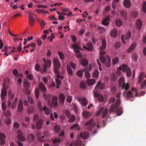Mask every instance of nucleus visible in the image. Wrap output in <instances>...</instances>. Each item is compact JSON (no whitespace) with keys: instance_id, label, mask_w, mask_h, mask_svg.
I'll return each mask as SVG.
<instances>
[{"instance_id":"f257e3e1","label":"nucleus","mask_w":146,"mask_h":146,"mask_svg":"<svg viewBox=\"0 0 146 146\" xmlns=\"http://www.w3.org/2000/svg\"><path fill=\"white\" fill-rule=\"evenodd\" d=\"M120 101L119 99L117 100L115 104L112 105L110 108V112L112 113L115 112L118 115H120L123 113L121 108L119 106Z\"/></svg>"},{"instance_id":"f03ea898","label":"nucleus","mask_w":146,"mask_h":146,"mask_svg":"<svg viewBox=\"0 0 146 146\" xmlns=\"http://www.w3.org/2000/svg\"><path fill=\"white\" fill-rule=\"evenodd\" d=\"M53 64L54 66V71L55 73L56 74V76L58 78H60L62 80L64 78L63 76L60 75V72L59 69L60 66V63L59 59L57 58L53 59Z\"/></svg>"},{"instance_id":"7ed1b4c3","label":"nucleus","mask_w":146,"mask_h":146,"mask_svg":"<svg viewBox=\"0 0 146 146\" xmlns=\"http://www.w3.org/2000/svg\"><path fill=\"white\" fill-rule=\"evenodd\" d=\"M100 60L103 63H105L106 66L107 67H109L111 65V61L110 56L107 55L105 57L100 56L99 57Z\"/></svg>"},{"instance_id":"20e7f679","label":"nucleus","mask_w":146,"mask_h":146,"mask_svg":"<svg viewBox=\"0 0 146 146\" xmlns=\"http://www.w3.org/2000/svg\"><path fill=\"white\" fill-rule=\"evenodd\" d=\"M124 79L123 77H121L119 80V87H122L123 89L125 90H127L129 88V84L128 83L126 84Z\"/></svg>"},{"instance_id":"39448f33","label":"nucleus","mask_w":146,"mask_h":146,"mask_svg":"<svg viewBox=\"0 0 146 146\" xmlns=\"http://www.w3.org/2000/svg\"><path fill=\"white\" fill-rule=\"evenodd\" d=\"M119 70H122L124 72H126L127 76L130 77L131 74V71L130 68L128 67L127 65L124 64L119 67Z\"/></svg>"},{"instance_id":"423d86ee","label":"nucleus","mask_w":146,"mask_h":146,"mask_svg":"<svg viewBox=\"0 0 146 146\" xmlns=\"http://www.w3.org/2000/svg\"><path fill=\"white\" fill-rule=\"evenodd\" d=\"M72 48H74V51L78 53L76 54L77 58H81L82 56V55L79 52H80V50H82V48L76 44H72Z\"/></svg>"},{"instance_id":"0eeeda50","label":"nucleus","mask_w":146,"mask_h":146,"mask_svg":"<svg viewBox=\"0 0 146 146\" xmlns=\"http://www.w3.org/2000/svg\"><path fill=\"white\" fill-rule=\"evenodd\" d=\"M24 92L25 93L29 94H30V91L29 88L30 87V84L28 82V80L27 79H25L24 81Z\"/></svg>"},{"instance_id":"6e6552de","label":"nucleus","mask_w":146,"mask_h":146,"mask_svg":"<svg viewBox=\"0 0 146 146\" xmlns=\"http://www.w3.org/2000/svg\"><path fill=\"white\" fill-rule=\"evenodd\" d=\"M94 119H92L85 123L86 126H89L88 129L89 131L91 130L92 128L96 125V123L94 122Z\"/></svg>"},{"instance_id":"1a4fd4ad","label":"nucleus","mask_w":146,"mask_h":146,"mask_svg":"<svg viewBox=\"0 0 146 146\" xmlns=\"http://www.w3.org/2000/svg\"><path fill=\"white\" fill-rule=\"evenodd\" d=\"M108 111L107 108H104V107L100 108L96 114L97 115H98L101 113L102 112V117H104L107 115Z\"/></svg>"},{"instance_id":"9d476101","label":"nucleus","mask_w":146,"mask_h":146,"mask_svg":"<svg viewBox=\"0 0 146 146\" xmlns=\"http://www.w3.org/2000/svg\"><path fill=\"white\" fill-rule=\"evenodd\" d=\"M35 15L33 13L30 12L29 13V19L30 24L31 26H33L35 22V20L33 18L34 16Z\"/></svg>"},{"instance_id":"9b49d317","label":"nucleus","mask_w":146,"mask_h":146,"mask_svg":"<svg viewBox=\"0 0 146 146\" xmlns=\"http://www.w3.org/2000/svg\"><path fill=\"white\" fill-rule=\"evenodd\" d=\"M51 64V62L50 60H46V62H45L44 65L43 66L44 71L46 72V68L50 67Z\"/></svg>"},{"instance_id":"f8f14e48","label":"nucleus","mask_w":146,"mask_h":146,"mask_svg":"<svg viewBox=\"0 0 146 146\" xmlns=\"http://www.w3.org/2000/svg\"><path fill=\"white\" fill-rule=\"evenodd\" d=\"M87 47L86 46H84L83 48L88 51H91L92 50L93 46L91 42H88L87 44Z\"/></svg>"},{"instance_id":"ddd939ff","label":"nucleus","mask_w":146,"mask_h":146,"mask_svg":"<svg viewBox=\"0 0 146 146\" xmlns=\"http://www.w3.org/2000/svg\"><path fill=\"white\" fill-rule=\"evenodd\" d=\"M77 100L79 102L81 101V104L82 106H85L87 105V100L85 98H83L82 99L81 98L79 97L77 98Z\"/></svg>"},{"instance_id":"4468645a","label":"nucleus","mask_w":146,"mask_h":146,"mask_svg":"<svg viewBox=\"0 0 146 146\" xmlns=\"http://www.w3.org/2000/svg\"><path fill=\"white\" fill-rule=\"evenodd\" d=\"M5 135L2 132H0V144L3 145L5 143Z\"/></svg>"},{"instance_id":"2eb2a0df","label":"nucleus","mask_w":146,"mask_h":146,"mask_svg":"<svg viewBox=\"0 0 146 146\" xmlns=\"http://www.w3.org/2000/svg\"><path fill=\"white\" fill-rule=\"evenodd\" d=\"M94 95L95 97L98 98V100L100 102H102L103 101L104 97L102 94L97 92H95L94 93Z\"/></svg>"},{"instance_id":"dca6fc26","label":"nucleus","mask_w":146,"mask_h":146,"mask_svg":"<svg viewBox=\"0 0 146 146\" xmlns=\"http://www.w3.org/2000/svg\"><path fill=\"white\" fill-rule=\"evenodd\" d=\"M144 77H146V74L145 75V73L143 72H141L140 74L138 77V83L140 84L143 80Z\"/></svg>"},{"instance_id":"f3484780","label":"nucleus","mask_w":146,"mask_h":146,"mask_svg":"<svg viewBox=\"0 0 146 146\" xmlns=\"http://www.w3.org/2000/svg\"><path fill=\"white\" fill-rule=\"evenodd\" d=\"M17 133L18 134V138L21 141H24L25 140V138L23 135L22 133L20 130H17Z\"/></svg>"},{"instance_id":"a211bd4d","label":"nucleus","mask_w":146,"mask_h":146,"mask_svg":"<svg viewBox=\"0 0 146 146\" xmlns=\"http://www.w3.org/2000/svg\"><path fill=\"white\" fill-rule=\"evenodd\" d=\"M23 104L22 101L21 99H20L18 105V111L19 112H21L23 110Z\"/></svg>"},{"instance_id":"6ab92c4d","label":"nucleus","mask_w":146,"mask_h":146,"mask_svg":"<svg viewBox=\"0 0 146 146\" xmlns=\"http://www.w3.org/2000/svg\"><path fill=\"white\" fill-rule=\"evenodd\" d=\"M52 103L54 107H56L58 104V98L56 96H54L52 100Z\"/></svg>"},{"instance_id":"aec40b11","label":"nucleus","mask_w":146,"mask_h":146,"mask_svg":"<svg viewBox=\"0 0 146 146\" xmlns=\"http://www.w3.org/2000/svg\"><path fill=\"white\" fill-rule=\"evenodd\" d=\"M110 20V17L108 16H106V17L103 20L102 23L104 25H108L109 24L108 22Z\"/></svg>"},{"instance_id":"412c9836","label":"nucleus","mask_w":146,"mask_h":146,"mask_svg":"<svg viewBox=\"0 0 146 146\" xmlns=\"http://www.w3.org/2000/svg\"><path fill=\"white\" fill-rule=\"evenodd\" d=\"M136 46V44L135 43H133L127 49V52L129 53L131 52L134 50Z\"/></svg>"},{"instance_id":"4be33fe9","label":"nucleus","mask_w":146,"mask_h":146,"mask_svg":"<svg viewBox=\"0 0 146 146\" xmlns=\"http://www.w3.org/2000/svg\"><path fill=\"white\" fill-rule=\"evenodd\" d=\"M7 88V87L6 86L3 88L2 89L1 94V97L2 99H3V98L6 95L7 92L6 90Z\"/></svg>"},{"instance_id":"5701e85b","label":"nucleus","mask_w":146,"mask_h":146,"mask_svg":"<svg viewBox=\"0 0 146 146\" xmlns=\"http://www.w3.org/2000/svg\"><path fill=\"white\" fill-rule=\"evenodd\" d=\"M124 6L127 8H129L131 6V3L129 0H124L123 2Z\"/></svg>"},{"instance_id":"b1692460","label":"nucleus","mask_w":146,"mask_h":146,"mask_svg":"<svg viewBox=\"0 0 146 146\" xmlns=\"http://www.w3.org/2000/svg\"><path fill=\"white\" fill-rule=\"evenodd\" d=\"M59 98L60 102L62 104L64 102L65 98L64 95L62 94H61L59 95Z\"/></svg>"},{"instance_id":"393cba45","label":"nucleus","mask_w":146,"mask_h":146,"mask_svg":"<svg viewBox=\"0 0 146 146\" xmlns=\"http://www.w3.org/2000/svg\"><path fill=\"white\" fill-rule=\"evenodd\" d=\"M96 82V80L94 79H88L86 81V83L88 85L91 86L94 84Z\"/></svg>"},{"instance_id":"a878e982","label":"nucleus","mask_w":146,"mask_h":146,"mask_svg":"<svg viewBox=\"0 0 146 146\" xmlns=\"http://www.w3.org/2000/svg\"><path fill=\"white\" fill-rule=\"evenodd\" d=\"M43 123V120L40 119L37 121L36 123V127L37 129H39L42 127Z\"/></svg>"},{"instance_id":"bb28decb","label":"nucleus","mask_w":146,"mask_h":146,"mask_svg":"<svg viewBox=\"0 0 146 146\" xmlns=\"http://www.w3.org/2000/svg\"><path fill=\"white\" fill-rule=\"evenodd\" d=\"M102 44L101 47L100 48L101 50H104L105 49L106 46V42L105 39H103L102 40Z\"/></svg>"},{"instance_id":"cd10ccee","label":"nucleus","mask_w":146,"mask_h":146,"mask_svg":"<svg viewBox=\"0 0 146 146\" xmlns=\"http://www.w3.org/2000/svg\"><path fill=\"white\" fill-rule=\"evenodd\" d=\"M44 112V113L46 115H49L51 112L50 110L48 109L46 106H44L42 109Z\"/></svg>"},{"instance_id":"c85d7f7f","label":"nucleus","mask_w":146,"mask_h":146,"mask_svg":"<svg viewBox=\"0 0 146 146\" xmlns=\"http://www.w3.org/2000/svg\"><path fill=\"white\" fill-rule=\"evenodd\" d=\"M18 101L17 98H15L14 101L11 106V108L12 109H14L16 108L17 107V104Z\"/></svg>"},{"instance_id":"c756f323","label":"nucleus","mask_w":146,"mask_h":146,"mask_svg":"<svg viewBox=\"0 0 146 146\" xmlns=\"http://www.w3.org/2000/svg\"><path fill=\"white\" fill-rule=\"evenodd\" d=\"M75 129L76 130H79L80 129V127L78 126V125L77 123H75L70 128L71 130Z\"/></svg>"},{"instance_id":"7c9ffc66","label":"nucleus","mask_w":146,"mask_h":146,"mask_svg":"<svg viewBox=\"0 0 146 146\" xmlns=\"http://www.w3.org/2000/svg\"><path fill=\"white\" fill-rule=\"evenodd\" d=\"M80 62L81 64L83 66L85 67L87 65L88 63V60L84 58L81 59Z\"/></svg>"},{"instance_id":"2f4dec72","label":"nucleus","mask_w":146,"mask_h":146,"mask_svg":"<svg viewBox=\"0 0 146 146\" xmlns=\"http://www.w3.org/2000/svg\"><path fill=\"white\" fill-rule=\"evenodd\" d=\"M136 24L138 29L139 30H140L142 26V23L140 19L137 20V21Z\"/></svg>"},{"instance_id":"473e14b6","label":"nucleus","mask_w":146,"mask_h":146,"mask_svg":"<svg viewBox=\"0 0 146 146\" xmlns=\"http://www.w3.org/2000/svg\"><path fill=\"white\" fill-rule=\"evenodd\" d=\"M83 115L86 118H88L91 115L90 112L88 111H83L82 113Z\"/></svg>"},{"instance_id":"72a5a7b5","label":"nucleus","mask_w":146,"mask_h":146,"mask_svg":"<svg viewBox=\"0 0 146 146\" xmlns=\"http://www.w3.org/2000/svg\"><path fill=\"white\" fill-rule=\"evenodd\" d=\"M39 89L42 91L45 92L46 91V88L43 83H40L39 84Z\"/></svg>"},{"instance_id":"f704fd0d","label":"nucleus","mask_w":146,"mask_h":146,"mask_svg":"<svg viewBox=\"0 0 146 146\" xmlns=\"http://www.w3.org/2000/svg\"><path fill=\"white\" fill-rule=\"evenodd\" d=\"M89 134L87 133H80V136L82 138L84 139H87L89 136Z\"/></svg>"},{"instance_id":"c9c22d12","label":"nucleus","mask_w":146,"mask_h":146,"mask_svg":"<svg viewBox=\"0 0 146 146\" xmlns=\"http://www.w3.org/2000/svg\"><path fill=\"white\" fill-rule=\"evenodd\" d=\"M86 69H83L82 70H78L76 73L77 75L80 77H82L83 75V72H85L86 71Z\"/></svg>"},{"instance_id":"e433bc0d","label":"nucleus","mask_w":146,"mask_h":146,"mask_svg":"<svg viewBox=\"0 0 146 146\" xmlns=\"http://www.w3.org/2000/svg\"><path fill=\"white\" fill-rule=\"evenodd\" d=\"M28 139L30 142H32L34 140L35 136L33 134H30L29 135Z\"/></svg>"},{"instance_id":"4c0bfd02","label":"nucleus","mask_w":146,"mask_h":146,"mask_svg":"<svg viewBox=\"0 0 146 146\" xmlns=\"http://www.w3.org/2000/svg\"><path fill=\"white\" fill-rule=\"evenodd\" d=\"M35 108L34 107L30 106L29 107L27 111L28 114H30L33 113L34 111Z\"/></svg>"},{"instance_id":"58836bf2","label":"nucleus","mask_w":146,"mask_h":146,"mask_svg":"<svg viewBox=\"0 0 146 146\" xmlns=\"http://www.w3.org/2000/svg\"><path fill=\"white\" fill-rule=\"evenodd\" d=\"M98 87H99L100 89H102L104 88L103 84H101V81H100L95 86V89H96Z\"/></svg>"},{"instance_id":"ea45409f","label":"nucleus","mask_w":146,"mask_h":146,"mask_svg":"<svg viewBox=\"0 0 146 146\" xmlns=\"http://www.w3.org/2000/svg\"><path fill=\"white\" fill-rule=\"evenodd\" d=\"M56 77L57 78L55 79L56 82V84H57L56 87V88H58L60 87L59 85L61 84V81L59 79V78H58L57 76ZM59 78L61 79L60 78Z\"/></svg>"},{"instance_id":"a19ab883","label":"nucleus","mask_w":146,"mask_h":146,"mask_svg":"<svg viewBox=\"0 0 146 146\" xmlns=\"http://www.w3.org/2000/svg\"><path fill=\"white\" fill-rule=\"evenodd\" d=\"M68 118H69L68 121L70 123L74 121L75 120L76 118L75 116L73 115H71Z\"/></svg>"},{"instance_id":"79ce46f5","label":"nucleus","mask_w":146,"mask_h":146,"mask_svg":"<svg viewBox=\"0 0 146 146\" xmlns=\"http://www.w3.org/2000/svg\"><path fill=\"white\" fill-rule=\"evenodd\" d=\"M110 35L112 37H116L117 35V31L115 29L113 30L111 32Z\"/></svg>"},{"instance_id":"37998d69","label":"nucleus","mask_w":146,"mask_h":146,"mask_svg":"<svg viewBox=\"0 0 146 146\" xmlns=\"http://www.w3.org/2000/svg\"><path fill=\"white\" fill-rule=\"evenodd\" d=\"M115 23L117 27H119L122 25L123 22L121 19H118L116 21Z\"/></svg>"},{"instance_id":"c03bdc74","label":"nucleus","mask_w":146,"mask_h":146,"mask_svg":"<svg viewBox=\"0 0 146 146\" xmlns=\"http://www.w3.org/2000/svg\"><path fill=\"white\" fill-rule=\"evenodd\" d=\"M120 14L121 16L124 17H126L127 15V11L124 10H122L121 11Z\"/></svg>"},{"instance_id":"a18cd8bd","label":"nucleus","mask_w":146,"mask_h":146,"mask_svg":"<svg viewBox=\"0 0 146 146\" xmlns=\"http://www.w3.org/2000/svg\"><path fill=\"white\" fill-rule=\"evenodd\" d=\"M99 72L98 70H95L93 73V76L95 78H97L99 76Z\"/></svg>"},{"instance_id":"49530a36","label":"nucleus","mask_w":146,"mask_h":146,"mask_svg":"<svg viewBox=\"0 0 146 146\" xmlns=\"http://www.w3.org/2000/svg\"><path fill=\"white\" fill-rule=\"evenodd\" d=\"M67 69L68 74L70 75H72L73 74V71L69 65H67Z\"/></svg>"},{"instance_id":"de8ad7c7","label":"nucleus","mask_w":146,"mask_h":146,"mask_svg":"<svg viewBox=\"0 0 146 146\" xmlns=\"http://www.w3.org/2000/svg\"><path fill=\"white\" fill-rule=\"evenodd\" d=\"M118 77V76L116 74L114 73L112 75L111 78V80L112 81H115L117 79Z\"/></svg>"},{"instance_id":"09e8293b","label":"nucleus","mask_w":146,"mask_h":146,"mask_svg":"<svg viewBox=\"0 0 146 146\" xmlns=\"http://www.w3.org/2000/svg\"><path fill=\"white\" fill-rule=\"evenodd\" d=\"M38 20L41 25L42 29H43L45 25V23L44 21L42 19H39Z\"/></svg>"},{"instance_id":"8fccbe9b","label":"nucleus","mask_w":146,"mask_h":146,"mask_svg":"<svg viewBox=\"0 0 146 146\" xmlns=\"http://www.w3.org/2000/svg\"><path fill=\"white\" fill-rule=\"evenodd\" d=\"M58 54L60 57V58L61 60H63L64 58V54L61 52L58 51Z\"/></svg>"},{"instance_id":"3c124183","label":"nucleus","mask_w":146,"mask_h":146,"mask_svg":"<svg viewBox=\"0 0 146 146\" xmlns=\"http://www.w3.org/2000/svg\"><path fill=\"white\" fill-rule=\"evenodd\" d=\"M131 32L130 31H128L125 36V39L126 40L129 39L131 37Z\"/></svg>"},{"instance_id":"603ef678","label":"nucleus","mask_w":146,"mask_h":146,"mask_svg":"<svg viewBox=\"0 0 146 146\" xmlns=\"http://www.w3.org/2000/svg\"><path fill=\"white\" fill-rule=\"evenodd\" d=\"M45 136L44 135L42 136L41 137H38V140L40 142H45L46 141V140L44 139Z\"/></svg>"},{"instance_id":"864d4df0","label":"nucleus","mask_w":146,"mask_h":146,"mask_svg":"<svg viewBox=\"0 0 146 146\" xmlns=\"http://www.w3.org/2000/svg\"><path fill=\"white\" fill-rule=\"evenodd\" d=\"M63 113L68 118L71 115V114L70 112L67 110H64L63 111Z\"/></svg>"},{"instance_id":"5fc2aeb1","label":"nucleus","mask_w":146,"mask_h":146,"mask_svg":"<svg viewBox=\"0 0 146 146\" xmlns=\"http://www.w3.org/2000/svg\"><path fill=\"white\" fill-rule=\"evenodd\" d=\"M82 141L80 140L76 141L74 143L75 146H80L82 145Z\"/></svg>"},{"instance_id":"6e6d98bb","label":"nucleus","mask_w":146,"mask_h":146,"mask_svg":"<svg viewBox=\"0 0 146 146\" xmlns=\"http://www.w3.org/2000/svg\"><path fill=\"white\" fill-rule=\"evenodd\" d=\"M61 141V139L60 138H56L52 140V143L55 144L60 143Z\"/></svg>"},{"instance_id":"4d7b16f0","label":"nucleus","mask_w":146,"mask_h":146,"mask_svg":"<svg viewBox=\"0 0 146 146\" xmlns=\"http://www.w3.org/2000/svg\"><path fill=\"white\" fill-rule=\"evenodd\" d=\"M55 131L57 133H58L60 131V127L58 125H56L54 127Z\"/></svg>"},{"instance_id":"13d9d810","label":"nucleus","mask_w":146,"mask_h":146,"mask_svg":"<svg viewBox=\"0 0 146 146\" xmlns=\"http://www.w3.org/2000/svg\"><path fill=\"white\" fill-rule=\"evenodd\" d=\"M146 85V80H145L143 82L141 83L140 88L141 89H143L145 87Z\"/></svg>"},{"instance_id":"bf43d9fd","label":"nucleus","mask_w":146,"mask_h":146,"mask_svg":"<svg viewBox=\"0 0 146 146\" xmlns=\"http://www.w3.org/2000/svg\"><path fill=\"white\" fill-rule=\"evenodd\" d=\"M132 59L134 62H136L137 61V55L136 53H133L132 56Z\"/></svg>"},{"instance_id":"052dcab7","label":"nucleus","mask_w":146,"mask_h":146,"mask_svg":"<svg viewBox=\"0 0 146 146\" xmlns=\"http://www.w3.org/2000/svg\"><path fill=\"white\" fill-rule=\"evenodd\" d=\"M80 86L82 89H84L86 88V86L84 82H81L80 83Z\"/></svg>"},{"instance_id":"680f3d73","label":"nucleus","mask_w":146,"mask_h":146,"mask_svg":"<svg viewBox=\"0 0 146 146\" xmlns=\"http://www.w3.org/2000/svg\"><path fill=\"white\" fill-rule=\"evenodd\" d=\"M119 61V58L117 57H115L112 60V63L113 64H115L118 62Z\"/></svg>"},{"instance_id":"e2e57ef3","label":"nucleus","mask_w":146,"mask_h":146,"mask_svg":"<svg viewBox=\"0 0 146 146\" xmlns=\"http://www.w3.org/2000/svg\"><path fill=\"white\" fill-rule=\"evenodd\" d=\"M35 94L36 98H38L39 96V90L38 88H36L35 90Z\"/></svg>"},{"instance_id":"0e129e2a","label":"nucleus","mask_w":146,"mask_h":146,"mask_svg":"<svg viewBox=\"0 0 146 146\" xmlns=\"http://www.w3.org/2000/svg\"><path fill=\"white\" fill-rule=\"evenodd\" d=\"M97 121L98 122V123H96V124L97 125V127L98 128H100V125H101V123L102 122V121L101 120L97 119ZM102 123H103V122H102Z\"/></svg>"},{"instance_id":"69168bd1","label":"nucleus","mask_w":146,"mask_h":146,"mask_svg":"<svg viewBox=\"0 0 146 146\" xmlns=\"http://www.w3.org/2000/svg\"><path fill=\"white\" fill-rule=\"evenodd\" d=\"M38 105L40 111H42V103L40 101H39L38 102Z\"/></svg>"},{"instance_id":"338daca9","label":"nucleus","mask_w":146,"mask_h":146,"mask_svg":"<svg viewBox=\"0 0 146 146\" xmlns=\"http://www.w3.org/2000/svg\"><path fill=\"white\" fill-rule=\"evenodd\" d=\"M43 97L46 100H48V102H49L50 100L49 98V96L46 95L45 94L43 93Z\"/></svg>"},{"instance_id":"774afa93","label":"nucleus","mask_w":146,"mask_h":146,"mask_svg":"<svg viewBox=\"0 0 146 146\" xmlns=\"http://www.w3.org/2000/svg\"><path fill=\"white\" fill-rule=\"evenodd\" d=\"M143 11L145 12H146V2H144L143 6Z\"/></svg>"}]
</instances>
